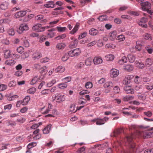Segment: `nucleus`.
Returning a JSON list of instances; mask_svg holds the SVG:
<instances>
[{"label": "nucleus", "instance_id": "1", "mask_svg": "<svg viewBox=\"0 0 153 153\" xmlns=\"http://www.w3.org/2000/svg\"><path fill=\"white\" fill-rule=\"evenodd\" d=\"M140 128L139 130H136L135 134H132L131 135L126 137V140L129 144V149L127 150H123L121 153H130L135 151V143L133 142V139L135 136L138 137H143L144 138L150 137L153 134V131L152 132L150 131H147L145 130L147 127L143 126H139Z\"/></svg>", "mask_w": 153, "mask_h": 153}, {"label": "nucleus", "instance_id": "2", "mask_svg": "<svg viewBox=\"0 0 153 153\" xmlns=\"http://www.w3.org/2000/svg\"><path fill=\"white\" fill-rule=\"evenodd\" d=\"M81 52L80 49L77 48L70 51L68 52V55L71 57L77 56L80 54Z\"/></svg>", "mask_w": 153, "mask_h": 153}, {"label": "nucleus", "instance_id": "3", "mask_svg": "<svg viewBox=\"0 0 153 153\" xmlns=\"http://www.w3.org/2000/svg\"><path fill=\"white\" fill-rule=\"evenodd\" d=\"M55 100L57 103H59L65 100V96L64 95L59 94L55 96V98L53 99V101Z\"/></svg>", "mask_w": 153, "mask_h": 153}, {"label": "nucleus", "instance_id": "4", "mask_svg": "<svg viewBox=\"0 0 153 153\" xmlns=\"http://www.w3.org/2000/svg\"><path fill=\"white\" fill-rule=\"evenodd\" d=\"M44 28L45 27H42L41 24H37L33 26L32 29L36 32H40L44 31Z\"/></svg>", "mask_w": 153, "mask_h": 153}, {"label": "nucleus", "instance_id": "5", "mask_svg": "<svg viewBox=\"0 0 153 153\" xmlns=\"http://www.w3.org/2000/svg\"><path fill=\"white\" fill-rule=\"evenodd\" d=\"M113 84L111 81H108L106 82L104 85V87L105 88H108V89H106L105 91V93H108L110 92V88L113 86Z\"/></svg>", "mask_w": 153, "mask_h": 153}, {"label": "nucleus", "instance_id": "6", "mask_svg": "<svg viewBox=\"0 0 153 153\" xmlns=\"http://www.w3.org/2000/svg\"><path fill=\"white\" fill-rule=\"evenodd\" d=\"M141 5L142 8L144 11L148 10V9H150L151 7V4L147 1L142 3Z\"/></svg>", "mask_w": 153, "mask_h": 153}, {"label": "nucleus", "instance_id": "7", "mask_svg": "<svg viewBox=\"0 0 153 153\" xmlns=\"http://www.w3.org/2000/svg\"><path fill=\"white\" fill-rule=\"evenodd\" d=\"M147 21V18L143 17L140 20L138 24L139 25L141 26L142 27L146 28L147 27V25L146 24V22Z\"/></svg>", "mask_w": 153, "mask_h": 153}, {"label": "nucleus", "instance_id": "8", "mask_svg": "<svg viewBox=\"0 0 153 153\" xmlns=\"http://www.w3.org/2000/svg\"><path fill=\"white\" fill-rule=\"evenodd\" d=\"M29 29L28 26L25 24H21L19 28V31H18V33L20 34L24 30H27Z\"/></svg>", "mask_w": 153, "mask_h": 153}, {"label": "nucleus", "instance_id": "9", "mask_svg": "<svg viewBox=\"0 0 153 153\" xmlns=\"http://www.w3.org/2000/svg\"><path fill=\"white\" fill-rule=\"evenodd\" d=\"M133 78V76L132 75H127L124 79L123 81V83L124 84L126 85L130 82L131 80Z\"/></svg>", "mask_w": 153, "mask_h": 153}, {"label": "nucleus", "instance_id": "10", "mask_svg": "<svg viewBox=\"0 0 153 153\" xmlns=\"http://www.w3.org/2000/svg\"><path fill=\"white\" fill-rule=\"evenodd\" d=\"M93 122H96V125H101L105 124V122L103 119L99 118H95L91 120Z\"/></svg>", "mask_w": 153, "mask_h": 153}, {"label": "nucleus", "instance_id": "11", "mask_svg": "<svg viewBox=\"0 0 153 153\" xmlns=\"http://www.w3.org/2000/svg\"><path fill=\"white\" fill-rule=\"evenodd\" d=\"M36 19L38 22L41 23H46L47 22V20L44 19L43 15H37L35 17Z\"/></svg>", "mask_w": 153, "mask_h": 153}, {"label": "nucleus", "instance_id": "12", "mask_svg": "<svg viewBox=\"0 0 153 153\" xmlns=\"http://www.w3.org/2000/svg\"><path fill=\"white\" fill-rule=\"evenodd\" d=\"M119 74V72L118 70L114 69L111 70L110 76L111 77H116Z\"/></svg>", "mask_w": 153, "mask_h": 153}, {"label": "nucleus", "instance_id": "13", "mask_svg": "<svg viewBox=\"0 0 153 153\" xmlns=\"http://www.w3.org/2000/svg\"><path fill=\"white\" fill-rule=\"evenodd\" d=\"M123 131V129L122 128L116 129L111 134V136L113 137H116L118 135L121 134Z\"/></svg>", "mask_w": 153, "mask_h": 153}, {"label": "nucleus", "instance_id": "14", "mask_svg": "<svg viewBox=\"0 0 153 153\" xmlns=\"http://www.w3.org/2000/svg\"><path fill=\"white\" fill-rule=\"evenodd\" d=\"M94 64L97 65L102 63L103 60L101 57L100 56L95 57L93 60Z\"/></svg>", "mask_w": 153, "mask_h": 153}, {"label": "nucleus", "instance_id": "15", "mask_svg": "<svg viewBox=\"0 0 153 153\" xmlns=\"http://www.w3.org/2000/svg\"><path fill=\"white\" fill-rule=\"evenodd\" d=\"M55 6L54 2L53 1H50L47 2L46 4H45L44 6L47 8H53Z\"/></svg>", "mask_w": 153, "mask_h": 153}, {"label": "nucleus", "instance_id": "16", "mask_svg": "<svg viewBox=\"0 0 153 153\" xmlns=\"http://www.w3.org/2000/svg\"><path fill=\"white\" fill-rule=\"evenodd\" d=\"M42 57V54L39 52H36L33 53L32 58L34 60L38 59Z\"/></svg>", "mask_w": 153, "mask_h": 153}, {"label": "nucleus", "instance_id": "17", "mask_svg": "<svg viewBox=\"0 0 153 153\" xmlns=\"http://www.w3.org/2000/svg\"><path fill=\"white\" fill-rule=\"evenodd\" d=\"M117 32L116 31H114L110 33L109 34V37L111 40H114L115 39H116Z\"/></svg>", "mask_w": 153, "mask_h": 153}, {"label": "nucleus", "instance_id": "18", "mask_svg": "<svg viewBox=\"0 0 153 153\" xmlns=\"http://www.w3.org/2000/svg\"><path fill=\"white\" fill-rule=\"evenodd\" d=\"M26 13V12L25 11H20L16 13L15 15V16L16 18H18L24 16Z\"/></svg>", "mask_w": 153, "mask_h": 153}, {"label": "nucleus", "instance_id": "19", "mask_svg": "<svg viewBox=\"0 0 153 153\" xmlns=\"http://www.w3.org/2000/svg\"><path fill=\"white\" fill-rule=\"evenodd\" d=\"M133 66L131 65H127L124 66V70L126 71L130 72L132 71L133 69Z\"/></svg>", "mask_w": 153, "mask_h": 153}, {"label": "nucleus", "instance_id": "20", "mask_svg": "<svg viewBox=\"0 0 153 153\" xmlns=\"http://www.w3.org/2000/svg\"><path fill=\"white\" fill-rule=\"evenodd\" d=\"M51 125L49 124L46 126L43 130V133L44 134H48L51 130Z\"/></svg>", "mask_w": 153, "mask_h": 153}, {"label": "nucleus", "instance_id": "21", "mask_svg": "<svg viewBox=\"0 0 153 153\" xmlns=\"http://www.w3.org/2000/svg\"><path fill=\"white\" fill-rule=\"evenodd\" d=\"M65 70V67L62 66H59L56 68L54 71L56 73H62L64 72Z\"/></svg>", "mask_w": 153, "mask_h": 153}, {"label": "nucleus", "instance_id": "22", "mask_svg": "<svg viewBox=\"0 0 153 153\" xmlns=\"http://www.w3.org/2000/svg\"><path fill=\"white\" fill-rule=\"evenodd\" d=\"M66 46L65 44L64 43H59L56 45V48L59 50H62L64 49Z\"/></svg>", "mask_w": 153, "mask_h": 153}, {"label": "nucleus", "instance_id": "23", "mask_svg": "<svg viewBox=\"0 0 153 153\" xmlns=\"http://www.w3.org/2000/svg\"><path fill=\"white\" fill-rule=\"evenodd\" d=\"M99 32L98 30L92 28L89 31V33L91 35L95 36L99 34Z\"/></svg>", "mask_w": 153, "mask_h": 153}, {"label": "nucleus", "instance_id": "24", "mask_svg": "<svg viewBox=\"0 0 153 153\" xmlns=\"http://www.w3.org/2000/svg\"><path fill=\"white\" fill-rule=\"evenodd\" d=\"M124 89L127 94H132L134 93L133 89H131L130 87L125 86L124 88Z\"/></svg>", "mask_w": 153, "mask_h": 153}, {"label": "nucleus", "instance_id": "25", "mask_svg": "<svg viewBox=\"0 0 153 153\" xmlns=\"http://www.w3.org/2000/svg\"><path fill=\"white\" fill-rule=\"evenodd\" d=\"M8 4V3L6 1L2 2L0 5L1 8L2 10H5L7 8Z\"/></svg>", "mask_w": 153, "mask_h": 153}, {"label": "nucleus", "instance_id": "26", "mask_svg": "<svg viewBox=\"0 0 153 153\" xmlns=\"http://www.w3.org/2000/svg\"><path fill=\"white\" fill-rule=\"evenodd\" d=\"M127 61V59L126 57L123 56L121 59L118 61V63L121 65H123L124 63H126Z\"/></svg>", "mask_w": 153, "mask_h": 153}, {"label": "nucleus", "instance_id": "27", "mask_svg": "<svg viewBox=\"0 0 153 153\" xmlns=\"http://www.w3.org/2000/svg\"><path fill=\"white\" fill-rule=\"evenodd\" d=\"M152 60L150 58H147L145 61V64L147 67H149L152 64Z\"/></svg>", "mask_w": 153, "mask_h": 153}, {"label": "nucleus", "instance_id": "28", "mask_svg": "<svg viewBox=\"0 0 153 153\" xmlns=\"http://www.w3.org/2000/svg\"><path fill=\"white\" fill-rule=\"evenodd\" d=\"M105 57L107 61H111L114 59V56L113 55L110 54L106 55Z\"/></svg>", "mask_w": 153, "mask_h": 153}, {"label": "nucleus", "instance_id": "29", "mask_svg": "<svg viewBox=\"0 0 153 153\" xmlns=\"http://www.w3.org/2000/svg\"><path fill=\"white\" fill-rule=\"evenodd\" d=\"M142 42L140 41H138L136 42V45L135 48L137 51H140L141 50L142 46Z\"/></svg>", "mask_w": 153, "mask_h": 153}, {"label": "nucleus", "instance_id": "30", "mask_svg": "<svg viewBox=\"0 0 153 153\" xmlns=\"http://www.w3.org/2000/svg\"><path fill=\"white\" fill-rule=\"evenodd\" d=\"M68 86V85L64 82H62L58 84V87L61 89H63L66 88Z\"/></svg>", "mask_w": 153, "mask_h": 153}, {"label": "nucleus", "instance_id": "31", "mask_svg": "<svg viewBox=\"0 0 153 153\" xmlns=\"http://www.w3.org/2000/svg\"><path fill=\"white\" fill-rule=\"evenodd\" d=\"M128 58L129 61L131 63L133 62L135 60V57L132 54H130L128 55Z\"/></svg>", "mask_w": 153, "mask_h": 153}, {"label": "nucleus", "instance_id": "32", "mask_svg": "<svg viewBox=\"0 0 153 153\" xmlns=\"http://www.w3.org/2000/svg\"><path fill=\"white\" fill-rule=\"evenodd\" d=\"M16 63L15 61L13 59H9L5 62V64L8 65H13Z\"/></svg>", "mask_w": 153, "mask_h": 153}, {"label": "nucleus", "instance_id": "33", "mask_svg": "<svg viewBox=\"0 0 153 153\" xmlns=\"http://www.w3.org/2000/svg\"><path fill=\"white\" fill-rule=\"evenodd\" d=\"M30 100V97L29 96H27L24 99L22 102V105H25L27 104Z\"/></svg>", "mask_w": 153, "mask_h": 153}, {"label": "nucleus", "instance_id": "34", "mask_svg": "<svg viewBox=\"0 0 153 153\" xmlns=\"http://www.w3.org/2000/svg\"><path fill=\"white\" fill-rule=\"evenodd\" d=\"M145 87L148 90H151L153 89V83L151 82L147 83L145 85Z\"/></svg>", "mask_w": 153, "mask_h": 153}, {"label": "nucleus", "instance_id": "35", "mask_svg": "<svg viewBox=\"0 0 153 153\" xmlns=\"http://www.w3.org/2000/svg\"><path fill=\"white\" fill-rule=\"evenodd\" d=\"M39 78L38 76L34 77L32 79L30 82V84L33 85L36 83V82L39 80Z\"/></svg>", "mask_w": 153, "mask_h": 153}, {"label": "nucleus", "instance_id": "36", "mask_svg": "<svg viewBox=\"0 0 153 153\" xmlns=\"http://www.w3.org/2000/svg\"><path fill=\"white\" fill-rule=\"evenodd\" d=\"M10 51L9 50H5L4 51V55L5 58H9L11 55Z\"/></svg>", "mask_w": 153, "mask_h": 153}, {"label": "nucleus", "instance_id": "37", "mask_svg": "<svg viewBox=\"0 0 153 153\" xmlns=\"http://www.w3.org/2000/svg\"><path fill=\"white\" fill-rule=\"evenodd\" d=\"M66 35L64 33L61 35H59L55 37L54 39L56 40H58L60 39H63L66 37Z\"/></svg>", "mask_w": 153, "mask_h": 153}, {"label": "nucleus", "instance_id": "38", "mask_svg": "<svg viewBox=\"0 0 153 153\" xmlns=\"http://www.w3.org/2000/svg\"><path fill=\"white\" fill-rule=\"evenodd\" d=\"M113 93L114 94H119L120 91V89L119 87L117 86H116L114 87L113 89Z\"/></svg>", "mask_w": 153, "mask_h": 153}, {"label": "nucleus", "instance_id": "39", "mask_svg": "<svg viewBox=\"0 0 153 153\" xmlns=\"http://www.w3.org/2000/svg\"><path fill=\"white\" fill-rule=\"evenodd\" d=\"M56 29L57 31L59 32H65L67 28L65 27H56Z\"/></svg>", "mask_w": 153, "mask_h": 153}, {"label": "nucleus", "instance_id": "40", "mask_svg": "<svg viewBox=\"0 0 153 153\" xmlns=\"http://www.w3.org/2000/svg\"><path fill=\"white\" fill-rule=\"evenodd\" d=\"M36 90V88L33 87L28 89L27 90V92L28 94H33L35 92Z\"/></svg>", "mask_w": 153, "mask_h": 153}, {"label": "nucleus", "instance_id": "41", "mask_svg": "<svg viewBox=\"0 0 153 153\" xmlns=\"http://www.w3.org/2000/svg\"><path fill=\"white\" fill-rule=\"evenodd\" d=\"M71 77L70 76H68L62 79V81L64 82L65 83L67 84V83L70 82L71 80Z\"/></svg>", "mask_w": 153, "mask_h": 153}, {"label": "nucleus", "instance_id": "42", "mask_svg": "<svg viewBox=\"0 0 153 153\" xmlns=\"http://www.w3.org/2000/svg\"><path fill=\"white\" fill-rule=\"evenodd\" d=\"M138 98L141 100H144L146 99V97L143 94H139L137 95Z\"/></svg>", "mask_w": 153, "mask_h": 153}, {"label": "nucleus", "instance_id": "43", "mask_svg": "<svg viewBox=\"0 0 153 153\" xmlns=\"http://www.w3.org/2000/svg\"><path fill=\"white\" fill-rule=\"evenodd\" d=\"M85 87L86 88H91L93 87V84L91 82H87L85 83Z\"/></svg>", "mask_w": 153, "mask_h": 153}, {"label": "nucleus", "instance_id": "44", "mask_svg": "<svg viewBox=\"0 0 153 153\" xmlns=\"http://www.w3.org/2000/svg\"><path fill=\"white\" fill-rule=\"evenodd\" d=\"M116 39L118 40L119 42H121L124 40L125 39V37L123 35H120L117 37Z\"/></svg>", "mask_w": 153, "mask_h": 153}, {"label": "nucleus", "instance_id": "45", "mask_svg": "<svg viewBox=\"0 0 153 153\" xmlns=\"http://www.w3.org/2000/svg\"><path fill=\"white\" fill-rule=\"evenodd\" d=\"M136 65L137 67L140 68H143L144 67V64L141 62H136Z\"/></svg>", "mask_w": 153, "mask_h": 153}, {"label": "nucleus", "instance_id": "46", "mask_svg": "<svg viewBox=\"0 0 153 153\" xmlns=\"http://www.w3.org/2000/svg\"><path fill=\"white\" fill-rule=\"evenodd\" d=\"M145 49L149 54H151L153 52V48L150 46L148 45L145 47Z\"/></svg>", "mask_w": 153, "mask_h": 153}, {"label": "nucleus", "instance_id": "47", "mask_svg": "<svg viewBox=\"0 0 153 153\" xmlns=\"http://www.w3.org/2000/svg\"><path fill=\"white\" fill-rule=\"evenodd\" d=\"M79 28V25H76L72 30L70 32V33L72 34H74L76 33L77 30H78Z\"/></svg>", "mask_w": 153, "mask_h": 153}, {"label": "nucleus", "instance_id": "48", "mask_svg": "<svg viewBox=\"0 0 153 153\" xmlns=\"http://www.w3.org/2000/svg\"><path fill=\"white\" fill-rule=\"evenodd\" d=\"M77 42H78L77 39H74V41H71L70 45V46L72 48L76 46Z\"/></svg>", "mask_w": 153, "mask_h": 153}, {"label": "nucleus", "instance_id": "49", "mask_svg": "<svg viewBox=\"0 0 153 153\" xmlns=\"http://www.w3.org/2000/svg\"><path fill=\"white\" fill-rule=\"evenodd\" d=\"M69 55H68V53H65L62 57V60L63 61H67L69 58Z\"/></svg>", "mask_w": 153, "mask_h": 153}, {"label": "nucleus", "instance_id": "50", "mask_svg": "<svg viewBox=\"0 0 153 153\" xmlns=\"http://www.w3.org/2000/svg\"><path fill=\"white\" fill-rule=\"evenodd\" d=\"M7 33L9 35L13 36L15 34V32L13 29L11 28L9 29L7 31Z\"/></svg>", "mask_w": 153, "mask_h": 153}, {"label": "nucleus", "instance_id": "51", "mask_svg": "<svg viewBox=\"0 0 153 153\" xmlns=\"http://www.w3.org/2000/svg\"><path fill=\"white\" fill-rule=\"evenodd\" d=\"M92 59L90 58H88L85 61V64L87 66L90 65L91 64Z\"/></svg>", "mask_w": 153, "mask_h": 153}, {"label": "nucleus", "instance_id": "52", "mask_svg": "<svg viewBox=\"0 0 153 153\" xmlns=\"http://www.w3.org/2000/svg\"><path fill=\"white\" fill-rule=\"evenodd\" d=\"M56 82V80L55 79L52 80L47 84V86L48 87H50L53 86Z\"/></svg>", "mask_w": 153, "mask_h": 153}, {"label": "nucleus", "instance_id": "53", "mask_svg": "<svg viewBox=\"0 0 153 153\" xmlns=\"http://www.w3.org/2000/svg\"><path fill=\"white\" fill-rule=\"evenodd\" d=\"M33 16V14H31L30 15H28L27 16H26L24 19V22H27L29 21L30 19H31Z\"/></svg>", "mask_w": 153, "mask_h": 153}, {"label": "nucleus", "instance_id": "54", "mask_svg": "<svg viewBox=\"0 0 153 153\" xmlns=\"http://www.w3.org/2000/svg\"><path fill=\"white\" fill-rule=\"evenodd\" d=\"M6 124L8 126H14L16 125V123L15 122L12 121H8L6 122Z\"/></svg>", "mask_w": 153, "mask_h": 153}, {"label": "nucleus", "instance_id": "55", "mask_svg": "<svg viewBox=\"0 0 153 153\" xmlns=\"http://www.w3.org/2000/svg\"><path fill=\"white\" fill-rule=\"evenodd\" d=\"M144 39H146L151 40L152 39V38L150 34L148 33H146L144 35Z\"/></svg>", "mask_w": 153, "mask_h": 153}, {"label": "nucleus", "instance_id": "56", "mask_svg": "<svg viewBox=\"0 0 153 153\" xmlns=\"http://www.w3.org/2000/svg\"><path fill=\"white\" fill-rule=\"evenodd\" d=\"M42 123H39L38 124H35L32 125L31 127V128L32 129H35L38 128L39 126L42 125Z\"/></svg>", "mask_w": 153, "mask_h": 153}, {"label": "nucleus", "instance_id": "57", "mask_svg": "<svg viewBox=\"0 0 153 153\" xmlns=\"http://www.w3.org/2000/svg\"><path fill=\"white\" fill-rule=\"evenodd\" d=\"M36 143L35 142H32L29 143L27 146V148L29 149L33 147L36 146Z\"/></svg>", "mask_w": 153, "mask_h": 153}, {"label": "nucleus", "instance_id": "58", "mask_svg": "<svg viewBox=\"0 0 153 153\" xmlns=\"http://www.w3.org/2000/svg\"><path fill=\"white\" fill-rule=\"evenodd\" d=\"M16 82L15 81L13 80L10 81L8 84V86L10 87H14L16 86Z\"/></svg>", "mask_w": 153, "mask_h": 153}, {"label": "nucleus", "instance_id": "59", "mask_svg": "<svg viewBox=\"0 0 153 153\" xmlns=\"http://www.w3.org/2000/svg\"><path fill=\"white\" fill-rule=\"evenodd\" d=\"M144 114L145 115L148 117H151L152 115V113L150 111H148L147 112L145 111L144 112Z\"/></svg>", "mask_w": 153, "mask_h": 153}, {"label": "nucleus", "instance_id": "60", "mask_svg": "<svg viewBox=\"0 0 153 153\" xmlns=\"http://www.w3.org/2000/svg\"><path fill=\"white\" fill-rule=\"evenodd\" d=\"M49 59L47 57L42 58L40 60V62L42 63H45L48 62Z\"/></svg>", "mask_w": 153, "mask_h": 153}, {"label": "nucleus", "instance_id": "61", "mask_svg": "<svg viewBox=\"0 0 153 153\" xmlns=\"http://www.w3.org/2000/svg\"><path fill=\"white\" fill-rule=\"evenodd\" d=\"M85 147L84 146L80 148L77 151L78 153H85Z\"/></svg>", "mask_w": 153, "mask_h": 153}, {"label": "nucleus", "instance_id": "62", "mask_svg": "<svg viewBox=\"0 0 153 153\" xmlns=\"http://www.w3.org/2000/svg\"><path fill=\"white\" fill-rule=\"evenodd\" d=\"M106 48H115V46L114 45L112 44H107L105 46Z\"/></svg>", "mask_w": 153, "mask_h": 153}, {"label": "nucleus", "instance_id": "63", "mask_svg": "<svg viewBox=\"0 0 153 153\" xmlns=\"http://www.w3.org/2000/svg\"><path fill=\"white\" fill-rule=\"evenodd\" d=\"M41 94L42 95H46L50 93L49 89H45L41 91Z\"/></svg>", "mask_w": 153, "mask_h": 153}, {"label": "nucleus", "instance_id": "64", "mask_svg": "<svg viewBox=\"0 0 153 153\" xmlns=\"http://www.w3.org/2000/svg\"><path fill=\"white\" fill-rule=\"evenodd\" d=\"M25 119L23 117H20L19 118L17 119V122H19L21 123H23L25 121Z\"/></svg>", "mask_w": 153, "mask_h": 153}]
</instances>
